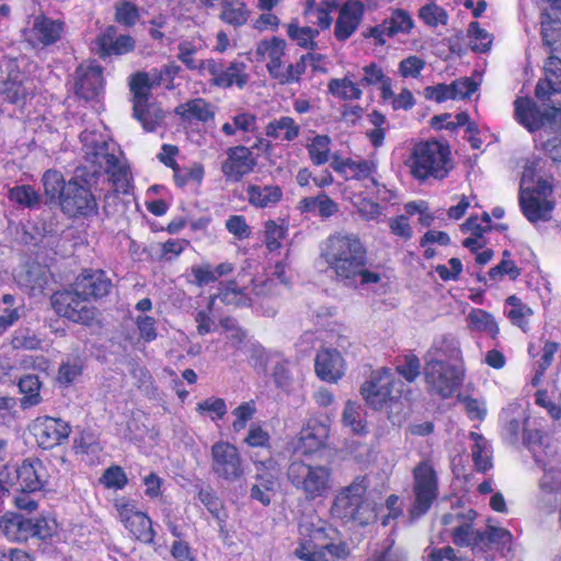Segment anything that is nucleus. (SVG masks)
<instances>
[{"instance_id":"f257e3e1","label":"nucleus","mask_w":561,"mask_h":561,"mask_svg":"<svg viewBox=\"0 0 561 561\" xmlns=\"http://www.w3.org/2000/svg\"><path fill=\"white\" fill-rule=\"evenodd\" d=\"M321 256L340 280L350 285H369L380 280L366 270V249L354 233L337 232L327 238Z\"/></svg>"},{"instance_id":"f03ea898","label":"nucleus","mask_w":561,"mask_h":561,"mask_svg":"<svg viewBox=\"0 0 561 561\" xmlns=\"http://www.w3.org/2000/svg\"><path fill=\"white\" fill-rule=\"evenodd\" d=\"M337 531L318 515L305 516L299 523L295 556L302 561H336L348 556V547L335 542Z\"/></svg>"},{"instance_id":"7ed1b4c3","label":"nucleus","mask_w":561,"mask_h":561,"mask_svg":"<svg viewBox=\"0 0 561 561\" xmlns=\"http://www.w3.org/2000/svg\"><path fill=\"white\" fill-rule=\"evenodd\" d=\"M80 140L87 159L111 175L114 191L127 193L128 171L119 161L116 144L110 140L104 126L100 123L91 129L85 128L80 135Z\"/></svg>"},{"instance_id":"20e7f679","label":"nucleus","mask_w":561,"mask_h":561,"mask_svg":"<svg viewBox=\"0 0 561 561\" xmlns=\"http://www.w3.org/2000/svg\"><path fill=\"white\" fill-rule=\"evenodd\" d=\"M405 165L415 179L422 181L430 178L443 180L454 168L449 146L437 140L416 144Z\"/></svg>"},{"instance_id":"39448f33","label":"nucleus","mask_w":561,"mask_h":561,"mask_svg":"<svg viewBox=\"0 0 561 561\" xmlns=\"http://www.w3.org/2000/svg\"><path fill=\"white\" fill-rule=\"evenodd\" d=\"M519 205L524 216L533 224L548 221L554 208L552 186L546 180L535 181L533 165L525 167L519 185Z\"/></svg>"},{"instance_id":"423d86ee","label":"nucleus","mask_w":561,"mask_h":561,"mask_svg":"<svg viewBox=\"0 0 561 561\" xmlns=\"http://www.w3.org/2000/svg\"><path fill=\"white\" fill-rule=\"evenodd\" d=\"M367 483L364 478H356L343 488L334 497L331 514L341 519H352L367 525L377 517L376 505L366 497Z\"/></svg>"},{"instance_id":"0eeeda50","label":"nucleus","mask_w":561,"mask_h":561,"mask_svg":"<svg viewBox=\"0 0 561 561\" xmlns=\"http://www.w3.org/2000/svg\"><path fill=\"white\" fill-rule=\"evenodd\" d=\"M287 474L290 483L308 501L327 497L333 488L332 470L327 466L293 461Z\"/></svg>"},{"instance_id":"6e6552de","label":"nucleus","mask_w":561,"mask_h":561,"mask_svg":"<svg viewBox=\"0 0 561 561\" xmlns=\"http://www.w3.org/2000/svg\"><path fill=\"white\" fill-rule=\"evenodd\" d=\"M515 117L529 131L561 133V108L551 107L541 113L529 99L520 98L515 101Z\"/></svg>"},{"instance_id":"1a4fd4ad","label":"nucleus","mask_w":561,"mask_h":561,"mask_svg":"<svg viewBox=\"0 0 561 561\" xmlns=\"http://www.w3.org/2000/svg\"><path fill=\"white\" fill-rule=\"evenodd\" d=\"M113 505L119 522L136 539L146 543L153 541L151 519L138 508L135 500L117 496L113 500Z\"/></svg>"},{"instance_id":"9d476101","label":"nucleus","mask_w":561,"mask_h":561,"mask_svg":"<svg viewBox=\"0 0 561 561\" xmlns=\"http://www.w3.org/2000/svg\"><path fill=\"white\" fill-rule=\"evenodd\" d=\"M87 300L75 287L72 291L55 293L51 296V306L59 316L76 323L91 325L96 320L98 312Z\"/></svg>"},{"instance_id":"9b49d317","label":"nucleus","mask_w":561,"mask_h":561,"mask_svg":"<svg viewBox=\"0 0 561 561\" xmlns=\"http://www.w3.org/2000/svg\"><path fill=\"white\" fill-rule=\"evenodd\" d=\"M286 47L285 39L273 36L260 41L255 48L256 57L265 62L271 77L280 83L291 82L297 77L291 68H285L284 57L286 55Z\"/></svg>"},{"instance_id":"f8f14e48","label":"nucleus","mask_w":561,"mask_h":561,"mask_svg":"<svg viewBox=\"0 0 561 561\" xmlns=\"http://www.w3.org/2000/svg\"><path fill=\"white\" fill-rule=\"evenodd\" d=\"M424 377L431 392L448 398L460 385L462 369L460 365L454 363L427 362L424 367Z\"/></svg>"},{"instance_id":"ddd939ff","label":"nucleus","mask_w":561,"mask_h":561,"mask_svg":"<svg viewBox=\"0 0 561 561\" xmlns=\"http://www.w3.org/2000/svg\"><path fill=\"white\" fill-rule=\"evenodd\" d=\"M415 501L411 508L413 517L424 514L437 496V476L428 460L420 462L413 470Z\"/></svg>"},{"instance_id":"4468645a","label":"nucleus","mask_w":561,"mask_h":561,"mask_svg":"<svg viewBox=\"0 0 561 561\" xmlns=\"http://www.w3.org/2000/svg\"><path fill=\"white\" fill-rule=\"evenodd\" d=\"M211 468L214 473L226 481H237L244 474L238 448L228 442H217L211 447Z\"/></svg>"},{"instance_id":"2eb2a0df","label":"nucleus","mask_w":561,"mask_h":561,"mask_svg":"<svg viewBox=\"0 0 561 561\" xmlns=\"http://www.w3.org/2000/svg\"><path fill=\"white\" fill-rule=\"evenodd\" d=\"M399 381L387 368L375 370L369 380L360 388V393L366 403L375 410H381L394 398L393 390Z\"/></svg>"},{"instance_id":"dca6fc26","label":"nucleus","mask_w":561,"mask_h":561,"mask_svg":"<svg viewBox=\"0 0 561 561\" xmlns=\"http://www.w3.org/2000/svg\"><path fill=\"white\" fill-rule=\"evenodd\" d=\"M60 206L69 216L91 215L98 208L95 197L91 193L88 182L85 180L80 181L78 176L67 183Z\"/></svg>"},{"instance_id":"f3484780","label":"nucleus","mask_w":561,"mask_h":561,"mask_svg":"<svg viewBox=\"0 0 561 561\" xmlns=\"http://www.w3.org/2000/svg\"><path fill=\"white\" fill-rule=\"evenodd\" d=\"M30 431L38 446L50 449L62 444L69 437L71 428L61 419L38 416L30 425Z\"/></svg>"},{"instance_id":"a211bd4d","label":"nucleus","mask_w":561,"mask_h":561,"mask_svg":"<svg viewBox=\"0 0 561 561\" xmlns=\"http://www.w3.org/2000/svg\"><path fill=\"white\" fill-rule=\"evenodd\" d=\"M331 167L346 180L364 182L367 190L380 186L376 178L377 164L374 160L333 157Z\"/></svg>"},{"instance_id":"6ab92c4d","label":"nucleus","mask_w":561,"mask_h":561,"mask_svg":"<svg viewBox=\"0 0 561 561\" xmlns=\"http://www.w3.org/2000/svg\"><path fill=\"white\" fill-rule=\"evenodd\" d=\"M179 71L174 65L165 66L162 70L153 69L150 72H138L130 80V91L134 95V108L139 113L141 105L148 101L152 87L160 85L164 80L170 81Z\"/></svg>"},{"instance_id":"aec40b11","label":"nucleus","mask_w":561,"mask_h":561,"mask_svg":"<svg viewBox=\"0 0 561 561\" xmlns=\"http://www.w3.org/2000/svg\"><path fill=\"white\" fill-rule=\"evenodd\" d=\"M64 23L45 15L35 16L30 26L23 31L25 41L33 47L48 46L60 39Z\"/></svg>"},{"instance_id":"412c9836","label":"nucleus","mask_w":561,"mask_h":561,"mask_svg":"<svg viewBox=\"0 0 561 561\" xmlns=\"http://www.w3.org/2000/svg\"><path fill=\"white\" fill-rule=\"evenodd\" d=\"M13 471L15 485L22 492H36L47 482V471L38 459H26L18 467H10Z\"/></svg>"},{"instance_id":"4be33fe9","label":"nucleus","mask_w":561,"mask_h":561,"mask_svg":"<svg viewBox=\"0 0 561 561\" xmlns=\"http://www.w3.org/2000/svg\"><path fill=\"white\" fill-rule=\"evenodd\" d=\"M330 434V424L318 417H310L302 426L296 450L302 455L312 454L324 447Z\"/></svg>"},{"instance_id":"5701e85b","label":"nucleus","mask_w":561,"mask_h":561,"mask_svg":"<svg viewBox=\"0 0 561 561\" xmlns=\"http://www.w3.org/2000/svg\"><path fill=\"white\" fill-rule=\"evenodd\" d=\"M255 165L256 160L252 151L244 146H237L227 151L221 171L228 180L237 182L252 172Z\"/></svg>"},{"instance_id":"b1692460","label":"nucleus","mask_w":561,"mask_h":561,"mask_svg":"<svg viewBox=\"0 0 561 561\" xmlns=\"http://www.w3.org/2000/svg\"><path fill=\"white\" fill-rule=\"evenodd\" d=\"M103 89L102 68L95 64H82L76 70L75 91L84 99L98 96Z\"/></svg>"},{"instance_id":"393cba45","label":"nucleus","mask_w":561,"mask_h":561,"mask_svg":"<svg viewBox=\"0 0 561 561\" xmlns=\"http://www.w3.org/2000/svg\"><path fill=\"white\" fill-rule=\"evenodd\" d=\"M256 482L251 488V497L259 501L263 505H268L272 501V496L277 488V470L274 467V462L268 460L267 462H256Z\"/></svg>"},{"instance_id":"a878e982","label":"nucleus","mask_w":561,"mask_h":561,"mask_svg":"<svg viewBox=\"0 0 561 561\" xmlns=\"http://www.w3.org/2000/svg\"><path fill=\"white\" fill-rule=\"evenodd\" d=\"M245 66L241 62H233L227 69L222 70L214 59H207L205 75L211 77L214 84L222 88L237 84L242 87L247 82L244 73Z\"/></svg>"},{"instance_id":"bb28decb","label":"nucleus","mask_w":561,"mask_h":561,"mask_svg":"<svg viewBox=\"0 0 561 561\" xmlns=\"http://www.w3.org/2000/svg\"><path fill=\"white\" fill-rule=\"evenodd\" d=\"M317 376L328 382H336L344 375V360L335 350H321L316 356Z\"/></svg>"},{"instance_id":"cd10ccee","label":"nucleus","mask_w":561,"mask_h":561,"mask_svg":"<svg viewBox=\"0 0 561 561\" xmlns=\"http://www.w3.org/2000/svg\"><path fill=\"white\" fill-rule=\"evenodd\" d=\"M364 13L359 1H347L340 10L335 24V36L339 41L347 39L358 27Z\"/></svg>"},{"instance_id":"c85d7f7f","label":"nucleus","mask_w":561,"mask_h":561,"mask_svg":"<svg viewBox=\"0 0 561 561\" xmlns=\"http://www.w3.org/2000/svg\"><path fill=\"white\" fill-rule=\"evenodd\" d=\"M101 56L124 55L135 48V39L130 35L116 36V28L108 26L96 39Z\"/></svg>"},{"instance_id":"c756f323","label":"nucleus","mask_w":561,"mask_h":561,"mask_svg":"<svg viewBox=\"0 0 561 561\" xmlns=\"http://www.w3.org/2000/svg\"><path fill=\"white\" fill-rule=\"evenodd\" d=\"M0 530L11 541H23L38 533L33 526V519L15 513L0 517Z\"/></svg>"},{"instance_id":"7c9ffc66","label":"nucleus","mask_w":561,"mask_h":561,"mask_svg":"<svg viewBox=\"0 0 561 561\" xmlns=\"http://www.w3.org/2000/svg\"><path fill=\"white\" fill-rule=\"evenodd\" d=\"M77 290L88 298H100L110 293L111 280L102 271L82 274L76 282Z\"/></svg>"},{"instance_id":"2f4dec72","label":"nucleus","mask_w":561,"mask_h":561,"mask_svg":"<svg viewBox=\"0 0 561 561\" xmlns=\"http://www.w3.org/2000/svg\"><path fill=\"white\" fill-rule=\"evenodd\" d=\"M461 352L458 342L454 337L442 336L437 339L427 351L424 360L436 363H454L460 360Z\"/></svg>"},{"instance_id":"473e14b6","label":"nucleus","mask_w":561,"mask_h":561,"mask_svg":"<svg viewBox=\"0 0 561 561\" xmlns=\"http://www.w3.org/2000/svg\"><path fill=\"white\" fill-rule=\"evenodd\" d=\"M500 420L507 438L515 442L520 432L526 431L528 416L518 404H510L501 412Z\"/></svg>"},{"instance_id":"72a5a7b5","label":"nucleus","mask_w":561,"mask_h":561,"mask_svg":"<svg viewBox=\"0 0 561 561\" xmlns=\"http://www.w3.org/2000/svg\"><path fill=\"white\" fill-rule=\"evenodd\" d=\"M247 196L250 205L256 208H268L276 206L283 198V191L278 185H256L247 187Z\"/></svg>"},{"instance_id":"f704fd0d","label":"nucleus","mask_w":561,"mask_h":561,"mask_svg":"<svg viewBox=\"0 0 561 561\" xmlns=\"http://www.w3.org/2000/svg\"><path fill=\"white\" fill-rule=\"evenodd\" d=\"M467 325L471 332L480 333L495 339L500 333L499 324L490 312L472 308L467 314Z\"/></svg>"},{"instance_id":"c9c22d12","label":"nucleus","mask_w":561,"mask_h":561,"mask_svg":"<svg viewBox=\"0 0 561 561\" xmlns=\"http://www.w3.org/2000/svg\"><path fill=\"white\" fill-rule=\"evenodd\" d=\"M342 425L355 435H366L368 424L365 417L362 404L353 400H347L342 412Z\"/></svg>"},{"instance_id":"e433bc0d","label":"nucleus","mask_w":561,"mask_h":561,"mask_svg":"<svg viewBox=\"0 0 561 561\" xmlns=\"http://www.w3.org/2000/svg\"><path fill=\"white\" fill-rule=\"evenodd\" d=\"M300 134V126L289 116L274 118L265 126V135L279 141H294Z\"/></svg>"},{"instance_id":"4c0bfd02","label":"nucleus","mask_w":561,"mask_h":561,"mask_svg":"<svg viewBox=\"0 0 561 561\" xmlns=\"http://www.w3.org/2000/svg\"><path fill=\"white\" fill-rule=\"evenodd\" d=\"M413 27V20L409 13L402 10L394 11L390 19L380 27L371 31V36L380 43H385L382 35L392 36L398 33H409Z\"/></svg>"},{"instance_id":"58836bf2","label":"nucleus","mask_w":561,"mask_h":561,"mask_svg":"<svg viewBox=\"0 0 561 561\" xmlns=\"http://www.w3.org/2000/svg\"><path fill=\"white\" fill-rule=\"evenodd\" d=\"M175 112L178 115L188 122L206 123L214 118L215 112L213 106L203 99H194L183 104H180Z\"/></svg>"},{"instance_id":"ea45409f","label":"nucleus","mask_w":561,"mask_h":561,"mask_svg":"<svg viewBox=\"0 0 561 561\" xmlns=\"http://www.w3.org/2000/svg\"><path fill=\"white\" fill-rule=\"evenodd\" d=\"M15 279L20 285L30 287L32 290L43 291L48 282V274L46 268L39 265H23L16 270Z\"/></svg>"},{"instance_id":"a19ab883","label":"nucleus","mask_w":561,"mask_h":561,"mask_svg":"<svg viewBox=\"0 0 561 561\" xmlns=\"http://www.w3.org/2000/svg\"><path fill=\"white\" fill-rule=\"evenodd\" d=\"M250 14L251 11L243 1L229 0L221 3L219 18L222 22L238 27L248 22Z\"/></svg>"},{"instance_id":"79ce46f5","label":"nucleus","mask_w":561,"mask_h":561,"mask_svg":"<svg viewBox=\"0 0 561 561\" xmlns=\"http://www.w3.org/2000/svg\"><path fill=\"white\" fill-rule=\"evenodd\" d=\"M41 388L42 382L35 375H25L19 380V389L22 393L20 403L23 409L36 407L43 401Z\"/></svg>"},{"instance_id":"37998d69","label":"nucleus","mask_w":561,"mask_h":561,"mask_svg":"<svg viewBox=\"0 0 561 561\" xmlns=\"http://www.w3.org/2000/svg\"><path fill=\"white\" fill-rule=\"evenodd\" d=\"M298 207L302 213H312L325 218L333 216L339 210L337 204L325 194L306 197L300 201Z\"/></svg>"},{"instance_id":"c03bdc74","label":"nucleus","mask_w":561,"mask_h":561,"mask_svg":"<svg viewBox=\"0 0 561 561\" xmlns=\"http://www.w3.org/2000/svg\"><path fill=\"white\" fill-rule=\"evenodd\" d=\"M201 48L199 41L184 39L179 44L178 58L191 70H197L205 75L207 60L195 58V54Z\"/></svg>"},{"instance_id":"a18cd8bd","label":"nucleus","mask_w":561,"mask_h":561,"mask_svg":"<svg viewBox=\"0 0 561 561\" xmlns=\"http://www.w3.org/2000/svg\"><path fill=\"white\" fill-rule=\"evenodd\" d=\"M470 437L473 440L471 455L474 466L479 471L484 472L492 467L491 446L485 438L477 433H470Z\"/></svg>"},{"instance_id":"49530a36","label":"nucleus","mask_w":561,"mask_h":561,"mask_svg":"<svg viewBox=\"0 0 561 561\" xmlns=\"http://www.w3.org/2000/svg\"><path fill=\"white\" fill-rule=\"evenodd\" d=\"M287 36L304 49H313L316 47V37L319 32L310 26L299 25L297 20L290 21L286 25Z\"/></svg>"},{"instance_id":"de8ad7c7","label":"nucleus","mask_w":561,"mask_h":561,"mask_svg":"<svg viewBox=\"0 0 561 561\" xmlns=\"http://www.w3.org/2000/svg\"><path fill=\"white\" fill-rule=\"evenodd\" d=\"M506 313L511 322L525 331L534 313L533 309L516 296H510L506 299Z\"/></svg>"},{"instance_id":"09e8293b","label":"nucleus","mask_w":561,"mask_h":561,"mask_svg":"<svg viewBox=\"0 0 561 561\" xmlns=\"http://www.w3.org/2000/svg\"><path fill=\"white\" fill-rule=\"evenodd\" d=\"M42 181L46 196L60 204L67 187L62 174L56 170H48L44 173Z\"/></svg>"},{"instance_id":"8fccbe9b","label":"nucleus","mask_w":561,"mask_h":561,"mask_svg":"<svg viewBox=\"0 0 561 561\" xmlns=\"http://www.w3.org/2000/svg\"><path fill=\"white\" fill-rule=\"evenodd\" d=\"M362 82L367 85L378 87L379 96L385 92H389V87L393 84V80L388 77L382 68L377 64H369L363 68Z\"/></svg>"},{"instance_id":"3c124183","label":"nucleus","mask_w":561,"mask_h":561,"mask_svg":"<svg viewBox=\"0 0 561 561\" xmlns=\"http://www.w3.org/2000/svg\"><path fill=\"white\" fill-rule=\"evenodd\" d=\"M287 226L284 221L266 220L264 222V244L270 252L278 251L286 238Z\"/></svg>"},{"instance_id":"603ef678","label":"nucleus","mask_w":561,"mask_h":561,"mask_svg":"<svg viewBox=\"0 0 561 561\" xmlns=\"http://www.w3.org/2000/svg\"><path fill=\"white\" fill-rule=\"evenodd\" d=\"M380 100L383 104L389 105L392 110L409 111L415 105V99L411 90L401 88L398 94L393 91V84L389 87V92H385Z\"/></svg>"},{"instance_id":"864d4df0","label":"nucleus","mask_w":561,"mask_h":561,"mask_svg":"<svg viewBox=\"0 0 561 561\" xmlns=\"http://www.w3.org/2000/svg\"><path fill=\"white\" fill-rule=\"evenodd\" d=\"M535 403L545 409L552 420H561V392L538 389L535 392Z\"/></svg>"},{"instance_id":"5fc2aeb1","label":"nucleus","mask_w":561,"mask_h":561,"mask_svg":"<svg viewBox=\"0 0 561 561\" xmlns=\"http://www.w3.org/2000/svg\"><path fill=\"white\" fill-rule=\"evenodd\" d=\"M256 117L248 112H239L231 117V122L222 125L221 130L226 136H234L238 131L251 133L255 129Z\"/></svg>"},{"instance_id":"6e6d98bb","label":"nucleus","mask_w":561,"mask_h":561,"mask_svg":"<svg viewBox=\"0 0 561 561\" xmlns=\"http://www.w3.org/2000/svg\"><path fill=\"white\" fill-rule=\"evenodd\" d=\"M328 89L333 96L342 100H358L362 96L359 87L348 78L330 80Z\"/></svg>"},{"instance_id":"4d7b16f0","label":"nucleus","mask_w":561,"mask_h":561,"mask_svg":"<svg viewBox=\"0 0 561 561\" xmlns=\"http://www.w3.org/2000/svg\"><path fill=\"white\" fill-rule=\"evenodd\" d=\"M8 197L13 204L34 208L39 204V195L31 185H18L9 188Z\"/></svg>"},{"instance_id":"13d9d810","label":"nucleus","mask_w":561,"mask_h":561,"mask_svg":"<svg viewBox=\"0 0 561 561\" xmlns=\"http://www.w3.org/2000/svg\"><path fill=\"white\" fill-rule=\"evenodd\" d=\"M334 8L335 3L330 1H323L316 7L308 3L305 14L309 18L310 22L325 30L329 28L332 23L331 12Z\"/></svg>"},{"instance_id":"bf43d9fd","label":"nucleus","mask_w":561,"mask_h":561,"mask_svg":"<svg viewBox=\"0 0 561 561\" xmlns=\"http://www.w3.org/2000/svg\"><path fill=\"white\" fill-rule=\"evenodd\" d=\"M218 297L224 304L231 306H244L250 301L247 294L234 280L221 283Z\"/></svg>"},{"instance_id":"052dcab7","label":"nucleus","mask_w":561,"mask_h":561,"mask_svg":"<svg viewBox=\"0 0 561 561\" xmlns=\"http://www.w3.org/2000/svg\"><path fill=\"white\" fill-rule=\"evenodd\" d=\"M134 116L146 130L151 131L162 122L163 112L157 104H149L148 101H145L139 113L134 108Z\"/></svg>"},{"instance_id":"680f3d73","label":"nucleus","mask_w":561,"mask_h":561,"mask_svg":"<svg viewBox=\"0 0 561 561\" xmlns=\"http://www.w3.org/2000/svg\"><path fill=\"white\" fill-rule=\"evenodd\" d=\"M468 37L471 49L479 53L489 50L493 42V36L478 22L469 24Z\"/></svg>"},{"instance_id":"e2e57ef3","label":"nucleus","mask_w":561,"mask_h":561,"mask_svg":"<svg viewBox=\"0 0 561 561\" xmlns=\"http://www.w3.org/2000/svg\"><path fill=\"white\" fill-rule=\"evenodd\" d=\"M331 139L324 135L314 136L307 145L311 161L321 165L329 160Z\"/></svg>"},{"instance_id":"0e129e2a","label":"nucleus","mask_w":561,"mask_h":561,"mask_svg":"<svg viewBox=\"0 0 561 561\" xmlns=\"http://www.w3.org/2000/svg\"><path fill=\"white\" fill-rule=\"evenodd\" d=\"M419 18L431 27L446 25L448 20L447 12L435 3L423 5L419 11Z\"/></svg>"},{"instance_id":"69168bd1","label":"nucleus","mask_w":561,"mask_h":561,"mask_svg":"<svg viewBox=\"0 0 561 561\" xmlns=\"http://www.w3.org/2000/svg\"><path fill=\"white\" fill-rule=\"evenodd\" d=\"M352 204L363 220H378L383 215L382 206L371 199L354 198Z\"/></svg>"},{"instance_id":"338daca9","label":"nucleus","mask_w":561,"mask_h":561,"mask_svg":"<svg viewBox=\"0 0 561 561\" xmlns=\"http://www.w3.org/2000/svg\"><path fill=\"white\" fill-rule=\"evenodd\" d=\"M100 483L106 489L117 491L126 486L128 479L125 471L119 466H111L100 478Z\"/></svg>"},{"instance_id":"774afa93","label":"nucleus","mask_w":561,"mask_h":561,"mask_svg":"<svg viewBox=\"0 0 561 561\" xmlns=\"http://www.w3.org/2000/svg\"><path fill=\"white\" fill-rule=\"evenodd\" d=\"M196 411L209 416L213 421L220 420L227 413L226 402L220 398H208L197 403Z\"/></svg>"}]
</instances>
